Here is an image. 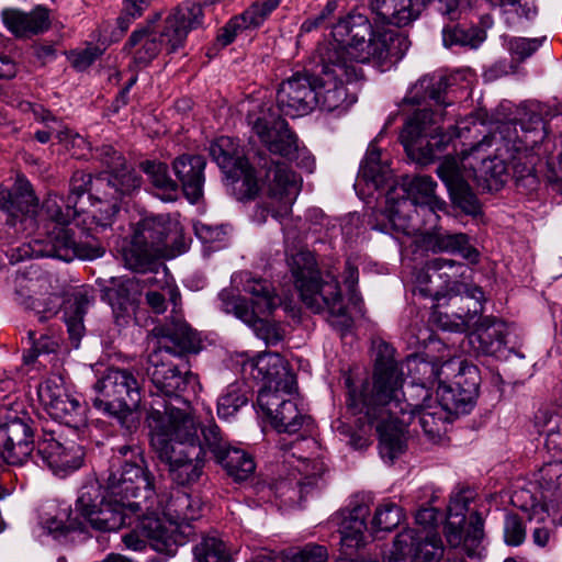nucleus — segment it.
Wrapping results in <instances>:
<instances>
[{
    "label": "nucleus",
    "mask_w": 562,
    "mask_h": 562,
    "mask_svg": "<svg viewBox=\"0 0 562 562\" xmlns=\"http://www.w3.org/2000/svg\"><path fill=\"white\" fill-rule=\"evenodd\" d=\"M372 376L355 385L351 378L345 380L348 389L347 408L369 426L375 424L382 457L393 461L405 449V414L419 425L431 440L447 431L453 415L437 400H408L403 391L404 374L394 359V349L386 342L375 346Z\"/></svg>",
    "instance_id": "nucleus-1"
},
{
    "label": "nucleus",
    "mask_w": 562,
    "mask_h": 562,
    "mask_svg": "<svg viewBox=\"0 0 562 562\" xmlns=\"http://www.w3.org/2000/svg\"><path fill=\"white\" fill-rule=\"evenodd\" d=\"M150 446L168 465L172 481L179 485L196 483L203 474L209 451L201 434L203 427L189 409L165 405L164 412L151 408L147 415Z\"/></svg>",
    "instance_id": "nucleus-2"
},
{
    "label": "nucleus",
    "mask_w": 562,
    "mask_h": 562,
    "mask_svg": "<svg viewBox=\"0 0 562 562\" xmlns=\"http://www.w3.org/2000/svg\"><path fill=\"white\" fill-rule=\"evenodd\" d=\"M449 78L427 75L409 90L404 102L422 105L432 102L434 109L423 108L406 121L401 133V143L407 155L422 165L431 162L450 143L452 135L442 132L440 124L448 117V108L454 106L448 99Z\"/></svg>",
    "instance_id": "nucleus-3"
},
{
    "label": "nucleus",
    "mask_w": 562,
    "mask_h": 562,
    "mask_svg": "<svg viewBox=\"0 0 562 562\" xmlns=\"http://www.w3.org/2000/svg\"><path fill=\"white\" fill-rule=\"evenodd\" d=\"M288 265L302 302L314 313L327 311L329 322L340 331L352 326L342 301L337 274L333 270L322 272L314 255L307 249H299L288 257Z\"/></svg>",
    "instance_id": "nucleus-4"
},
{
    "label": "nucleus",
    "mask_w": 562,
    "mask_h": 562,
    "mask_svg": "<svg viewBox=\"0 0 562 562\" xmlns=\"http://www.w3.org/2000/svg\"><path fill=\"white\" fill-rule=\"evenodd\" d=\"M333 43L346 47L347 57L356 66L375 61L379 65L398 61L408 49L407 38L395 30L373 29L360 13L340 19L331 30Z\"/></svg>",
    "instance_id": "nucleus-5"
},
{
    "label": "nucleus",
    "mask_w": 562,
    "mask_h": 562,
    "mask_svg": "<svg viewBox=\"0 0 562 562\" xmlns=\"http://www.w3.org/2000/svg\"><path fill=\"white\" fill-rule=\"evenodd\" d=\"M187 250L183 229L168 214L149 215L140 220L127 246L122 249L125 267L146 272L159 259L173 258Z\"/></svg>",
    "instance_id": "nucleus-6"
},
{
    "label": "nucleus",
    "mask_w": 562,
    "mask_h": 562,
    "mask_svg": "<svg viewBox=\"0 0 562 562\" xmlns=\"http://www.w3.org/2000/svg\"><path fill=\"white\" fill-rule=\"evenodd\" d=\"M347 55L344 45L331 41L319 44L316 49L317 106L328 112L347 109L356 102V97L347 92L345 85L357 80L361 76V68L352 64Z\"/></svg>",
    "instance_id": "nucleus-7"
},
{
    "label": "nucleus",
    "mask_w": 562,
    "mask_h": 562,
    "mask_svg": "<svg viewBox=\"0 0 562 562\" xmlns=\"http://www.w3.org/2000/svg\"><path fill=\"white\" fill-rule=\"evenodd\" d=\"M426 286L419 291L435 300L448 297V305L473 302V312L482 310L484 293L472 281V269L459 261L447 258H434L426 263Z\"/></svg>",
    "instance_id": "nucleus-8"
},
{
    "label": "nucleus",
    "mask_w": 562,
    "mask_h": 562,
    "mask_svg": "<svg viewBox=\"0 0 562 562\" xmlns=\"http://www.w3.org/2000/svg\"><path fill=\"white\" fill-rule=\"evenodd\" d=\"M98 158L108 170L95 178V187L104 189L105 209L100 214H93L95 224L102 228L110 226L112 217L119 212L117 201L139 188L140 179L128 169L125 158L111 145H103L97 149Z\"/></svg>",
    "instance_id": "nucleus-9"
},
{
    "label": "nucleus",
    "mask_w": 562,
    "mask_h": 562,
    "mask_svg": "<svg viewBox=\"0 0 562 562\" xmlns=\"http://www.w3.org/2000/svg\"><path fill=\"white\" fill-rule=\"evenodd\" d=\"M125 460L116 470H111L105 479V491L125 501L128 510L150 509L157 504L154 476L144 467V460Z\"/></svg>",
    "instance_id": "nucleus-10"
},
{
    "label": "nucleus",
    "mask_w": 562,
    "mask_h": 562,
    "mask_svg": "<svg viewBox=\"0 0 562 562\" xmlns=\"http://www.w3.org/2000/svg\"><path fill=\"white\" fill-rule=\"evenodd\" d=\"M167 295L172 304L170 314L158 322L150 330V337L156 346L150 353H162L181 358L199 351V338L196 333L184 319L181 311V295L178 289L168 288Z\"/></svg>",
    "instance_id": "nucleus-11"
},
{
    "label": "nucleus",
    "mask_w": 562,
    "mask_h": 562,
    "mask_svg": "<svg viewBox=\"0 0 562 562\" xmlns=\"http://www.w3.org/2000/svg\"><path fill=\"white\" fill-rule=\"evenodd\" d=\"M76 513L81 521L100 531L117 530L125 525H132L131 513L126 502L112 496L105 491L102 493L97 483L81 487L76 502Z\"/></svg>",
    "instance_id": "nucleus-12"
},
{
    "label": "nucleus",
    "mask_w": 562,
    "mask_h": 562,
    "mask_svg": "<svg viewBox=\"0 0 562 562\" xmlns=\"http://www.w3.org/2000/svg\"><path fill=\"white\" fill-rule=\"evenodd\" d=\"M94 389L102 396L93 400L94 407L116 417L122 424L142 400L139 383L127 369L109 368Z\"/></svg>",
    "instance_id": "nucleus-13"
},
{
    "label": "nucleus",
    "mask_w": 562,
    "mask_h": 562,
    "mask_svg": "<svg viewBox=\"0 0 562 562\" xmlns=\"http://www.w3.org/2000/svg\"><path fill=\"white\" fill-rule=\"evenodd\" d=\"M36 257L55 258L65 262L75 259L93 260L104 255V247L93 237L85 239L76 236V232L66 226L54 224L45 236L36 238L31 244Z\"/></svg>",
    "instance_id": "nucleus-14"
},
{
    "label": "nucleus",
    "mask_w": 562,
    "mask_h": 562,
    "mask_svg": "<svg viewBox=\"0 0 562 562\" xmlns=\"http://www.w3.org/2000/svg\"><path fill=\"white\" fill-rule=\"evenodd\" d=\"M146 373L157 392L168 397L196 394L200 389L199 376L191 372L187 356L181 358L162 353H149Z\"/></svg>",
    "instance_id": "nucleus-15"
},
{
    "label": "nucleus",
    "mask_w": 562,
    "mask_h": 562,
    "mask_svg": "<svg viewBox=\"0 0 562 562\" xmlns=\"http://www.w3.org/2000/svg\"><path fill=\"white\" fill-rule=\"evenodd\" d=\"M436 181L430 176H416L403 186L405 196L395 200L394 190H390L386 195L387 220L380 229L383 232L395 231L405 234L409 233L408 217L404 216V211L411 206H426L429 211L443 210L446 202L437 198L435 191Z\"/></svg>",
    "instance_id": "nucleus-16"
},
{
    "label": "nucleus",
    "mask_w": 562,
    "mask_h": 562,
    "mask_svg": "<svg viewBox=\"0 0 562 562\" xmlns=\"http://www.w3.org/2000/svg\"><path fill=\"white\" fill-rule=\"evenodd\" d=\"M430 0H370L369 8L375 23L397 27L409 25ZM438 10L450 20H457L460 11L471 5V0H438Z\"/></svg>",
    "instance_id": "nucleus-17"
},
{
    "label": "nucleus",
    "mask_w": 562,
    "mask_h": 562,
    "mask_svg": "<svg viewBox=\"0 0 562 562\" xmlns=\"http://www.w3.org/2000/svg\"><path fill=\"white\" fill-rule=\"evenodd\" d=\"M469 497L458 493L448 507L446 538L453 548H462L473 557L483 539V520L477 512L469 513Z\"/></svg>",
    "instance_id": "nucleus-18"
},
{
    "label": "nucleus",
    "mask_w": 562,
    "mask_h": 562,
    "mask_svg": "<svg viewBox=\"0 0 562 562\" xmlns=\"http://www.w3.org/2000/svg\"><path fill=\"white\" fill-rule=\"evenodd\" d=\"M451 376V381L449 379L437 387V400L453 416L468 414L474 407L479 395V369L461 360Z\"/></svg>",
    "instance_id": "nucleus-19"
},
{
    "label": "nucleus",
    "mask_w": 562,
    "mask_h": 562,
    "mask_svg": "<svg viewBox=\"0 0 562 562\" xmlns=\"http://www.w3.org/2000/svg\"><path fill=\"white\" fill-rule=\"evenodd\" d=\"M269 202L267 211L282 225L292 212L302 180L288 165L271 162L266 171Z\"/></svg>",
    "instance_id": "nucleus-20"
},
{
    "label": "nucleus",
    "mask_w": 562,
    "mask_h": 562,
    "mask_svg": "<svg viewBox=\"0 0 562 562\" xmlns=\"http://www.w3.org/2000/svg\"><path fill=\"white\" fill-rule=\"evenodd\" d=\"M257 404L279 432L295 434L311 422L297 407L296 387L288 393L258 392Z\"/></svg>",
    "instance_id": "nucleus-21"
},
{
    "label": "nucleus",
    "mask_w": 562,
    "mask_h": 562,
    "mask_svg": "<svg viewBox=\"0 0 562 562\" xmlns=\"http://www.w3.org/2000/svg\"><path fill=\"white\" fill-rule=\"evenodd\" d=\"M204 445L214 460L235 481H245L252 475L256 464L250 454L231 446L216 424H209L201 430Z\"/></svg>",
    "instance_id": "nucleus-22"
},
{
    "label": "nucleus",
    "mask_w": 562,
    "mask_h": 562,
    "mask_svg": "<svg viewBox=\"0 0 562 562\" xmlns=\"http://www.w3.org/2000/svg\"><path fill=\"white\" fill-rule=\"evenodd\" d=\"M38 396L55 420L77 430L87 425L86 407L67 392L60 378L43 382L38 387Z\"/></svg>",
    "instance_id": "nucleus-23"
},
{
    "label": "nucleus",
    "mask_w": 562,
    "mask_h": 562,
    "mask_svg": "<svg viewBox=\"0 0 562 562\" xmlns=\"http://www.w3.org/2000/svg\"><path fill=\"white\" fill-rule=\"evenodd\" d=\"M38 396L55 420L77 430L87 425L86 407L67 392L60 378L43 382L38 387Z\"/></svg>",
    "instance_id": "nucleus-24"
},
{
    "label": "nucleus",
    "mask_w": 562,
    "mask_h": 562,
    "mask_svg": "<svg viewBox=\"0 0 562 562\" xmlns=\"http://www.w3.org/2000/svg\"><path fill=\"white\" fill-rule=\"evenodd\" d=\"M38 396L55 420L77 430L87 425L86 407L67 392L60 378L43 382L38 387Z\"/></svg>",
    "instance_id": "nucleus-25"
},
{
    "label": "nucleus",
    "mask_w": 562,
    "mask_h": 562,
    "mask_svg": "<svg viewBox=\"0 0 562 562\" xmlns=\"http://www.w3.org/2000/svg\"><path fill=\"white\" fill-rule=\"evenodd\" d=\"M210 155L228 179L233 182H241V189L247 198L251 199L258 193L259 186L255 170L232 137H218L211 144Z\"/></svg>",
    "instance_id": "nucleus-26"
},
{
    "label": "nucleus",
    "mask_w": 562,
    "mask_h": 562,
    "mask_svg": "<svg viewBox=\"0 0 562 562\" xmlns=\"http://www.w3.org/2000/svg\"><path fill=\"white\" fill-rule=\"evenodd\" d=\"M318 98L315 69L313 74L297 72L284 80L277 92V104L284 115L296 117L312 112Z\"/></svg>",
    "instance_id": "nucleus-27"
},
{
    "label": "nucleus",
    "mask_w": 562,
    "mask_h": 562,
    "mask_svg": "<svg viewBox=\"0 0 562 562\" xmlns=\"http://www.w3.org/2000/svg\"><path fill=\"white\" fill-rule=\"evenodd\" d=\"M221 308L234 314L238 319L248 325L256 336L268 346H276L284 338V329L278 323L265 319L269 314L257 313L250 310L247 300L236 294L232 289H224L218 294Z\"/></svg>",
    "instance_id": "nucleus-28"
},
{
    "label": "nucleus",
    "mask_w": 562,
    "mask_h": 562,
    "mask_svg": "<svg viewBox=\"0 0 562 562\" xmlns=\"http://www.w3.org/2000/svg\"><path fill=\"white\" fill-rule=\"evenodd\" d=\"M437 175L446 184L452 202L464 213L475 215L480 212V203L472 191L469 179L473 170L467 169L462 161L454 157H446L437 168Z\"/></svg>",
    "instance_id": "nucleus-29"
},
{
    "label": "nucleus",
    "mask_w": 562,
    "mask_h": 562,
    "mask_svg": "<svg viewBox=\"0 0 562 562\" xmlns=\"http://www.w3.org/2000/svg\"><path fill=\"white\" fill-rule=\"evenodd\" d=\"M30 418L14 416L0 425V458L8 464L22 465L34 450Z\"/></svg>",
    "instance_id": "nucleus-30"
},
{
    "label": "nucleus",
    "mask_w": 562,
    "mask_h": 562,
    "mask_svg": "<svg viewBox=\"0 0 562 562\" xmlns=\"http://www.w3.org/2000/svg\"><path fill=\"white\" fill-rule=\"evenodd\" d=\"M203 8L199 3L186 2L172 10L158 31L168 53H175L186 44L190 31L203 23Z\"/></svg>",
    "instance_id": "nucleus-31"
},
{
    "label": "nucleus",
    "mask_w": 562,
    "mask_h": 562,
    "mask_svg": "<svg viewBox=\"0 0 562 562\" xmlns=\"http://www.w3.org/2000/svg\"><path fill=\"white\" fill-rule=\"evenodd\" d=\"M252 130L270 153L293 160L299 155L297 137L288 122L274 113H263L252 123Z\"/></svg>",
    "instance_id": "nucleus-32"
},
{
    "label": "nucleus",
    "mask_w": 562,
    "mask_h": 562,
    "mask_svg": "<svg viewBox=\"0 0 562 562\" xmlns=\"http://www.w3.org/2000/svg\"><path fill=\"white\" fill-rule=\"evenodd\" d=\"M246 366L250 367L255 379L262 381L259 392L283 391L288 393L296 386L295 375L291 371L288 361L277 352L261 353L247 362Z\"/></svg>",
    "instance_id": "nucleus-33"
},
{
    "label": "nucleus",
    "mask_w": 562,
    "mask_h": 562,
    "mask_svg": "<svg viewBox=\"0 0 562 562\" xmlns=\"http://www.w3.org/2000/svg\"><path fill=\"white\" fill-rule=\"evenodd\" d=\"M132 524L136 522L140 531L150 540L153 549L159 552L169 551L170 547L181 543L176 536L175 525H167L161 515L165 516L166 508L157 495V504L150 509L130 510Z\"/></svg>",
    "instance_id": "nucleus-34"
},
{
    "label": "nucleus",
    "mask_w": 562,
    "mask_h": 562,
    "mask_svg": "<svg viewBox=\"0 0 562 562\" xmlns=\"http://www.w3.org/2000/svg\"><path fill=\"white\" fill-rule=\"evenodd\" d=\"M83 454L82 447L76 442H60L53 435H46L37 445V457L55 473L78 469Z\"/></svg>",
    "instance_id": "nucleus-35"
},
{
    "label": "nucleus",
    "mask_w": 562,
    "mask_h": 562,
    "mask_svg": "<svg viewBox=\"0 0 562 562\" xmlns=\"http://www.w3.org/2000/svg\"><path fill=\"white\" fill-rule=\"evenodd\" d=\"M460 359H450L442 363L419 360L416 362L415 371L419 375L417 382L412 383L406 393L408 400L431 397L430 390H437L440 383H445L457 371Z\"/></svg>",
    "instance_id": "nucleus-36"
},
{
    "label": "nucleus",
    "mask_w": 562,
    "mask_h": 562,
    "mask_svg": "<svg viewBox=\"0 0 562 562\" xmlns=\"http://www.w3.org/2000/svg\"><path fill=\"white\" fill-rule=\"evenodd\" d=\"M160 20V13H155L146 24L136 29L130 36L125 47L130 49L134 61L138 67H146L160 53L162 41L158 35L155 23Z\"/></svg>",
    "instance_id": "nucleus-37"
},
{
    "label": "nucleus",
    "mask_w": 562,
    "mask_h": 562,
    "mask_svg": "<svg viewBox=\"0 0 562 562\" xmlns=\"http://www.w3.org/2000/svg\"><path fill=\"white\" fill-rule=\"evenodd\" d=\"M522 135L519 134L518 124L516 122H506L498 127V134L504 140L506 154L513 150L515 154H509L510 165L514 169L517 180L527 179L531 183L536 182V176L532 172V167L521 162L527 158V132L520 126Z\"/></svg>",
    "instance_id": "nucleus-38"
},
{
    "label": "nucleus",
    "mask_w": 562,
    "mask_h": 562,
    "mask_svg": "<svg viewBox=\"0 0 562 562\" xmlns=\"http://www.w3.org/2000/svg\"><path fill=\"white\" fill-rule=\"evenodd\" d=\"M205 158L200 155H182L172 162V169L183 192L192 203L203 195Z\"/></svg>",
    "instance_id": "nucleus-39"
},
{
    "label": "nucleus",
    "mask_w": 562,
    "mask_h": 562,
    "mask_svg": "<svg viewBox=\"0 0 562 562\" xmlns=\"http://www.w3.org/2000/svg\"><path fill=\"white\" fill-rule=\"evenodd\" d=\"M507 334V326L503 321L486 316L480 318L469 339L479 352L498 356L505 349Z\"/></svg>",
    "instance_id": "nucleus-40"
},
{
    "label": "nucleus",
    "mask_w": 562,
    "mask_h": 562,
    "mask_svg": "<svg viewBox=\"0 0 562 562\" xmlns=\"http://www.w3.org/2000/svg\"><path fill=\"white\" fill-rule=\"evenodd\" d=\"M165 517L175 525L176 529L189 538L192 533L190 522L202 516L203 503L199 496L178 492L171 496L165 506Z\"/></svg>",
    "instance_id": "nucleus-41"
},
{
    "label": "nucleus",
    "mask_w": 562,
    "mask_h": 562,
    "mask_svg": "<svg viewBox=\"0 0 562 562\" xmlns=\"http://www.w3.org/2000/svg\"><path fill=\"white\" fill-rule=\"evenodd\" d=\"M5 27L15 36L38 34L49 27L48 10L37 5L26 13L19 9H4L1 13Z\"/></svg>",
    "instance_id": "nucleus-42"
},
{
    "label": "nucleus",
    "mask_w": 562,
    "mask_h": 562,
    "mask_svg": "<svg viewBox=\"0 0 562 562\" xmlns=\"http://www.w3.org/2000/svg\"><path fill=\"white\" fill-rule=\"evenodd\" d=\"M428 245L435 252H458L471 263H477L480 259L479 250L470 244L464 233L437 231L429 236Z\"/></svg>",
    "instance_id": "nucleus-43"
},
{
    "label": "nucleus",
    "mask_w": 562,
    "mask_h": 562,
    "mask_svg": "<svg viewBox=\"0 0 562 562\" xmlns=\"http://www.w3.org/2000/svg\"><path fill=\"white\" fill-rule=\"evenodd\" d=\"M244 277V291L251 295L250 302L247 301L250 310L257 313L272 314L280 305V299L272 284L268 280L252 277L250 273H245Z\"/></svg>",
    "instance_id": "nucleus-44"
},
{
    "label": "nucleus",
    "mask_w": 562,
    "mask_h": 562,
    "mask_svg": "<svg viewBox=\"0 0 562 562\" xmlns=\"http://www.w3.org/2000/svg\"><path fill=\"white\" fill-rule=\"evenodd\" d=\"M116 323L126 324L137 306L136 284L133 280H124L110 288L106 292Z\"/></svg>",
    "instance_id": "nucleus-45"
},
{
    "label": "nucleus",
    "mask_w": 562,
    "mask_h": 562,
    "mask_svg": "<svg viewBox=\"0 0 562 562\" xmlns=\"http://www.w3.org/2000/svg\"><path fill=\"white\" fill-rule=\"evenodd\" d=\"M368 514L369 508L359 505L344 516L339 527L340 540L344 547L358 549L364 544Z\"/></svg>",
    "instance_id": "nucleus-46"
},
{
    "label": "nucleus",
    "mask_w": 562,
    "mask_h": 562,
    "mask_svg": "<svg viewBox=\"0 0 562 562\" xmlns=\"http://www.w3.org/2000/svg\"><path fill=\"white\" fill-rule=\"evenodd\" d=\"M413 531V543L408 548L412 562H438L443 557L442 541L437 532Z\"/></svg>",
    "instance_id": "nucleus-47"
},
{
    "label": "nucleus",
    "mask_w": 562,
    "mask_h": 562,
    "mask_svg": "<svg viewBox=\"0 0 562 562\" xmlns=\"http://www.w3.org/2000/svg\"><path fill=\"white\" fill-rule=\"evenodd\" d=\"M89 297L87 293L77 291L71 294L65 307V322L70 339L76 347H78L85 331L83 316L87 313Z\"/></svg>",
    "instance_id": "nucleus-48"
},
{
    "label": "nucleus",
    "mask_w": 562,
    "mask_h": 562,
    "mask_svg": "<svg viewBox=\"0 0 562 562\" xmlns=\"http://www.w3.org/2000/svg\"><path fill=\"white\" fill-rule=\"evenodd\" d=\"M537 481L544 502L562 505V461L544 464L539 470Z\"/></svg>",
    "instance_id": "nucleus-49"
},
{
    "label": "nucleus",
    "mask_w": 562,
    "mask_h": 562,
    "mask_svg": "<svg viewBox=\"0 0 562 562\" xmlns=\"http://www.w3.org/2000/svg\"><path fill=\"white\" fill-rule=\"evenodd\" d=\"M140 168L162 200L170 201L176 198L178 183L170 178L165 162L146 160L140 162Z\"/></svg>",
    "instance_id": "nucleus-50"
},
{
    "label": "nucleus",
    "mask_w": 562,
    "mask_h": 562,
    "mask_svg": "<svg viewBox=\"0 0 562 562\" xmlns=\"http://www.w3.org/2000/svg\"><path fill=\"white\" fill-rule=\"evenodd\" d=\"M453 307L452 305H450ZM457 311L449 313H435L436 322L442 330L463 333L468 330L474 316L473 302H463L454 306Z\"/></svg>",
    "instance_id": "nucleus-51"
},
{
    "label": "nucleus",
    "mask_w": 562,
    "mask_h": 562,
    "mask_svg": "<svg viewBox=\"0 0 562 562\" xmlns=\"http://www.w3.org/2000/svg\"><path fill=\"white\" fill-rule=\"evenodd\" d=\"M498 154L482 161L481 177L484 188L488 191L499 190L508 179V164L504 158L503 149L497 148Z\"/></svg>",
    "instance_id": "nucleus-52"
},
{
    "label": "nucleus",
    "mask_w": 562,
    "mask_h": 562,
    "mask_svg": "<svg viewBox=\"0 0 562 562\" xmlns=\"http://www.w3.org/2000/svg\"><path fill=\"white\" fill-rule=\"evenodd\" d=\"M15 301L26 308L35 311V313L38 315L40 322H45L52 318L54 315H56L60 306V299L56 294H49L43 300L34 299L23 289L15 291Z\"/></svg>",
    "instance_id": "nucleus-53"
},
{
    "label": "nucleus",
    "mask_w": 562,
    "mask_h": 562,
    "mask_svg": "<svg viewBox=\"0 0 562 562\" xmlns=\"http://www.w3.org/2000/svg\"><path fill=\"white\" fill-rule=\"evenodd\" d=\"M193 553L196 562H232L226 544L214 536L202 538Z\"/></svg>",
    "instance_id": "nucleus-54"
},
{
    "label": "nucleus",
    "mask_w": 562,
    "mask_h": 562,
    "mask_svg": "<svg viewBox=\"0 0 562 562\" xmlns=\"http://www.w3.org/2000/svg\"><path fill=\"white\" fill-rule=\"evenodd\" d=\"M485 31L477 27L463 30L459 26H446L442 30V40L447 47L460 45L476 48L485 41Z\"/></svg>",
    "instance_id": "nucleus-55"
},
{
    "label": "nucleus",
    "mask_w": 562,
    "mask_h": 562,
    "mask_svg": "<svg viewBox=\"0 0 562 562\" xmlns=\"http://www.w3.org/2000/svg\"><path fill=\"white\" fill-rule=\"evenodd\" d=\"M386 167L381 162L380 149L371 145L367 151L366 158L360 167V176L371 182L375 188L381 186L385 180Z\"/></svg>",
    "instance_id": "nucleus-56"
},
{
    "label": "nucleus",
    "mask_w": 562,
    "mask_h": 562,
    "mask_svg": "<svg viewBox=\"0 0 562 562\" xmlns=\"http://www.w3.org/2000/svg\"><path fill=\"white\" fill-rule=\"evenodd\" d=\"M95 191L104 189H98L95 187V180H92V176L85 171H76L70 180V190L67 196L69 209H74V213H80L83 211L82 206H79L80 199L91 189Z\"/></svg>",
    "instance_id": "nucleus-57"
},
{
    "label": "nucleus",
    "mask_w": 562,
    "mask_h": 562,
    "mask_svg": "<svg viewBox=\"0 0 562 562\" xmlns=\"http://www.w3.org/2000/svg\"><path fill=\"white\" fill-rule=\"evenodd\" d=\"M248 398L238 384H231L226 392L218 398L217 414L221 418L227 419L246 403Z\"/></svg>",
    "instance_id": "nucleus-58"
},
{
    "label": "nucleus",
    "mask_w": 562,
    "mask_h": 562,
    "mask_svg": "<svg viewBox=\"0 0 562 562\" xmlns=\"http://www.w3.org/2000/svg\"><path fill=\"white\" fill-rule=\"evenodd\" d=\"M402 519V509L394 503H385L375 509L372 519L374 531H390L395 528Z\"/></svg>",
    "instance_id": "nucleus-59"
},
{
    "label": "nucleus",
    "mask_w": 562,
    "mask_h": 562,
    "mask_svg": "<svg viewBox=\"0 0 562 562\" xmlns=\"http://www.w3.org/2000/svg\"><path fill=\"white\" fill-rule=\"evenodd\" d=\"M279 4L280 0L256 1L241 13V16L250 27H257L279 7Z\"/></svg>",
    "instance_id": "nucleus-60"
},
{
    "label": "nucleus",
    "mask_w": 562,
    "mask_h": 562,
    "mask_svg": "<svg viewBox=\"0 0 562 562\" xmlns=\"http://www.w3.org/2000/svg\"><path fill=\"white\" fill-rule=\"evenodd\" d=\"M30 339L33 341L31 349L23 356L25 363H31L40 355L55 352L58 348V340L49 335H41L35 337L33 331L29 333Z\"/></svg>",
    "instance_id": "nucleus-61"
},
{
    "label": "nucleus",
    "mask_w": 562,
    "mask_h": 562,
    "mask_svg": "<svg viewBox=\"0 0 562 562\" xmlns=\"http://www.w3.org/2000/svg\"><path fill=\"white\" fill-rule=\"evenodd\" d=\"M151 0H124L122 14L117 18V26L122 32L128 30L131 23L139 18L150 5Z\"/></svg>",
    "instance_id": "nucleus-62"
},
{
    "label": "nucleus",
    "mask_w": 562,
    "mask_h": 562,
    "mask_svg": "<svg viewBox=\"0 0 562 562\" xmlns=\"http://www.w3.org/2000/svg\"><path fill=\"white\" fill-rule=\"evenodd\" d=\"M15 203L24 206H19L21 211L30 213L34 212L37 205V199L34 194L31 183L25 179L19 177L14 184V193L12 194Z\"/></svg>",
    "instance_id": "nucleus-63"
},
{
    "label": "nucleus",
    "mask_w": 562,
    "mask_h": 562,
    "mask_svg": "<svg viewBox=\"0 0 562 562\" xmlns=\"http://www.w3.org/2000/svg\"><path fill=\"white\" fill-rule=\"evenodd\" d=\"M413 543V531L405 529L400 532L393 542V549L384 562H409L408 548Z\"/></svg>",
    "instance_id": "nucleus-64"
}]
</instances>
